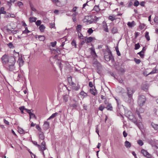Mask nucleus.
Instances as JSON below:
<instances>
[{
  "label": "nucleus",
  "mask_w": 158,
  "mask_h": 158,
  "mask_svg": "<svg viewBox=\"0 0 158 158\" xmlns=\"http://www.w3.org/2000/svg\"><path fill=\"white\" fill-rule=\"evenodd\" d=\"M146 98L144 95H140L138 97V103L140 106H143L146 101Z\"/></svg>",
  "instance_id": "nucleus-1"
},
{
  "label": "nucleus",
  "mask_w": 158,
  "mask_h": 158,
  "mask_svg": "<svg viewBox=\"0 0 158 158\" xmlns=\"http://www.w3.org/2000/svg\"><path fill=\"white\" fill-rule=\"evenodd\" d=\"M105 59L107 61L110 60H114L111 51H109L104 53Z\"/></svg>",
  "instance_id": "nucleus-2"
},
{
  "label": "nucleus",
  "mask_w": 158,
  "mask_h": 158,
  "mask_svg": "<svg viewBox=\"0 0 158 158\" xmlns=\"http://www.w3.org/2000/svg\"><path fill=\"white\" fill-rule=\"evenodd\" d=\"M9 57V56L6 54H5L2 56L1 60L3 65H5L7 64Z\"/></svg>",
  "instance_id": "nucleus-3"
},
{
  "label": "nucleus",
  "mask_w": 158,
  "mask_h": 158,
  "mask_svg": "<svg viewBox=\"0 0 158 158\" xmlns=\"http://www.w3.org/2000/svg\"><path fill=\"white\" fill-rule=\"evenodd\" d=\"M14 53L15 54V53H16V54L18 56L19 59L18 62L20 66L22 65L23 64L24 61L22 59V56H19V52H16L15 50L14 51Z\"/></svg>",
  "instance_id": "nucleus-4"
},
{
  "label": "nucleus",
  "mask_w": 158,
  "mask_h": 158,
  "mask_svg": "<svg viewBox=\"0 0 158 158\" xmlns=\"http://www.w3.org/2000/svg\"><path fill=\"white\" fill-rule=\"evenodd\" d=\"M126 89L127 96H133V94L135 92V90L133 88L130 87H127Z\"/></svg>",
  "instance_id": "nucleus-5"
},
{
  "label": "nucleus",
  "mask_w": 158,
  "mask_h": 158,
  "mask_svg": "<svg viewBox=\"0 0 158 158\" xmlns=\"http://www.w3.org/2000/svg\"><path fill=\"white\" fill-rule=\"evenodd\" d=\"M46 143L45 141H43L41 144V145H40V148H39L40 151L42 152L43 155H44V151L46 149Z\"/></svg>",
  "instance_id": "nucleus-6"
},
{
  "label": "nucleus",
  "mask_w": 158,
  "mask_h": 158,
  "mask_svg": "<svg viewBox=\"0 0 158 158\" xmlns=\"http://www.w3.org/2000/svg\"><path fill=\"white\" fill-rule=\"evenodd\" d=\"M122 14H117V15H112L109 16V20H110L111 21H113L114 20H116L117 19H119V21H120V18H118L116 17L118 15H122Z\"/></svg>",
  "instance_id": "nucleus-7"
},
{
  "label": "nucleus",
  "mask_w": 158,
  "mask_h": 158,
  "mask_svg": "<svg viewBox=\"0 0 158 158\" xmlns=\"http://www.w3.org/2000/svg\"><path fill=\"white\" fill-rule=\"evenodd\" d=\"M141 152L143 155L148 158H150L151 156V155L146 150L143 149L141 151Z\"/></svg>",
  "instance_id": "nucleus-8"
},
{
  "label": "nucleus",
  "mask_w": 158,
  "mask_h": 158,
  "mask_svg": "<svg viewBox=\"0 0 158 158\" xmlns=\"http://www.w3.org/2000/svg\"><path fill=\"white\" fill-rule=\"evenodd\" d=\"M8 61V63L7 64L8 65L10 64H15V59L13 56H9Z\"/></svg>",
  "instance_id": "nucleus-9"
},
{
  "label": "nucleus",
  "mask_w": 158,
  "mask_h": 158,
  "mask_svg": "<svg viewBox=\"0 0 158 158\" xmlns=\"http://www.w3.org/2000/svg\"><path fill=\"white\" fill-rule=\"evenodd\" d=\"M84 39L85 42L86 43L91 42L95 39L94 37H87V36L85 37L84 38Z\"/></svg>",
  "instance_id": "nucleus-10"
},
{
  "label": "nucleus",
  "mask_w": 158,
  "mask_h": 158,
  "mask_svg": "<svg viewBox=\"0 0 158 158\" xmlns=\"http://www.w3.org/2000/svg\"><path fill=\"white\" fill-rule=\"evenodd\" d=\"M100 10L99 5L95 6L91 11V13L93 14L95 11L96 13H98Z\"/></svg>",
  "instance_id": "nucleus-11"
},
{
  "label": "nucleus",
  "mask_w": 158,
  "mask_h": 158,
  "mask_svg": "<svg viewBox=\"0 0 158 158\" xmlns=\"http://www.w3.org/2000/svg\"><path fill=\"white\" fill-rule=\"evenodd\" d=\"M102 27L103 30L106 32H109V29L108 28V26L106 22H103L102 23Z\"/></svg>",
  "instance_id": "nucleus-12"
},
{
  "label": "nucleus",
  "mask_w": 158,
  "mask_h": 158,
  "mask_svg": "<svg viewBox=\"0 0 158 158\" xmlns=\"http://www.w3.org/2000/svg\"><path fill=\"white\" fill-rule=\"evenodd\" d=\"M7 69L8 70L10 71H12L15 69V64H10L8 65V66L7 67Z\"/></svg>",
  "instance_id": "nucleus-13"
},
{
  "label": "nucleus",
  "mask_w": 158,
  "mask_h": 158,
  "mask_svg": "<svg viewBox=\"0 0 158 158\" xmlns=\"http://www.w3.org/2000/svg\"><path fill=\"white\" fill-rule=\"evenodd\" d=\"M49 123L47 121H45L44 122V124L43 125V128L45 130H47L49 128Z\"/></svg>",
  "instance_id": "nucleus-14"
},
{
  "label": "nucleus",
  "mask_w": 158,
  "mask_h": 158,
  "mask_svg": "<svg viewBox=\"0 0 158 158\" xmlns=\"http://www.w3.org/2000/svg\"><path fill=\"white\" fill-rule=\"evenodd\" d=\"M38 134L39 139L41 140H44L45 138L44 133L42 131H40L39 132Z\"/></svg>",
  "instance_id": "nucleus-15"
},
{
  "label": "nucleus",
  "mask_w": 158,
  "mask_h": 158,
  "mask_svg": "<svg viewBox=\"0 0 158 158\" xmlns=\"http://www.w3.org/2000/svg\"><path fill=\"white\" fill-rule=\"evenodd\" d=\"M27 112L29 114V115L30 119H31V118H35V114L31 113V110H28Z\"/></svg>",
  "instance_id": "nucleus-16"
},
{
  "label": "nucleus",
  "mask_w": 158,
  "mask_h": 158,
  "mask_svg": "<svg viewBox=\"0 0 158 158\" xmlns=\"http://www.w3.org/2000/svg\"><path fill=\"white\" fill-rule=\"evenodd\" d=\"M68 81L69 84L71 85H75V84L73 82L72 80V77H69L68 78Z\"/></svg>",
  "instance_id": "nucleus-17"
},
{
  "label": "nucleus",
  "mask_w": 158,
  "mask_h": 158,
  "mask_svg": "<svg viewBox=\"0 0 158 158\" xmlns=\"http://www.w3.org/2000/svg\"><path fill=\"white\" fill-rule=\"evenodd\" d=\"M151 126L155 130L158 131V124L152 123H151Z\"/></svg>",
  "instance_id": "nucleus-18"
},
{
  "label": "nucleus",
  "mask_w": 158,
  "mask_h": 158,
  "mask_svg": "<svg viewBox=\"0 0 158 158\" xmlns=\"http://www.w3.org/2000/svg\"><path fill=\"white\" fill-rule=\"evenodd\" d=\"M45 29V27L43 24L41 25L39 27V29L41 32H44Z\"/></svg>",
  "instance_id": "nucleus-19"
},
{
  "label": "nucleus",
  "mask_w": 158,
  "mask_h": 158,
  "mask_svg": "<svg viewBox=\"0 0 158 158\" xmlns=\"http://www.w3.org/2000/svg\"><path fill=\"white\" fill-rule=\"evenodd\" d=\"M106 108L107 110L110 111L113 110V107L111 105V104L110 103H108V104L107 105Z\"/></svg>",
  "instance_id": "nucleus-20"
},
{
  "label": "nucleus",
  "mask_w": 158,
  "mask_h": 158,
  "mask_svg": "<svg viewBox=\"0 0 158 158\" xmlns=\"http://www.w3.org/2000/svg\"><path fill=\"white\" fill-rule=\"evenodd\" d=\"M19 109L21 111V112L22 114L24 113L23 110H24L26 111L27 112V111H28V110H29L28 109L25 108V106H24L20 107L19 108Z\"/></svg>",
  "instance_id": "nucleus-21"
},
{
  "label": "nucleus",
  "mask_w": 158,
  "mask_h": 158,
  "mask_svg": "<svg viewBox=\"0 0 158 158\" xmlns=\"http://www.w3.org/2000/svg\"><path fill=\"white\" fill-rule=\"evenodd\" d=\"M91 52V54L94 57L97 56V55L95 51V49L94 48H92L90 49Z\"/></svg>",
  "instance_id": "nucleus-22"
},
{
  "label": "nucleus",
  "mask_w": 158,
  "mask_h": 158,
  "mask_svg": "<svg viewBox=\"0 0 158 158\" xmlns=\"http://www.w3.org/2000/svg\"><path fill=\"white\" fill-rule=\"evenodd\" d=\"M118 30L117 27H114L111 29V32L113 34L116 33L118 32Z\"/></svg>",
  "instance_id": "nucleus-23"
},
{
  "label": "nucleus",
  "mask_w": 158,
  "mask_h": 158,
  "mask_svg": "<svg viewBox=\"0 0 158 158\" xmlns=\"http://www.w3.org/2000/svg\"><path fill=\"white\" fill-rule=\"evenodd\" d=\"M82 27V26L80 24H78L76 27V29L77 32L81 31Z\"/></svg>",
  "instance_id": "nucleus-24"
},
{
  "label": "nucleus",
  "mask_w": 158,
  "mask_h": 158,
  "mask_svg": "<svg viewBox=\"0 0 158 158\" xmlns=\"http://www.w3.org/2000/svg\"><path fill=\"white\" fill-rule=\"evenodd\" d=\"M125 114H126V116L129 118L130 119V116L132 115V114L131 112L130 111H127Z\"/></svg>",
  "instance_id": "nucleus-25"
},
{
  "label": "nucleus",
  "mask_w": 158,
  "mask_h": 158,
  "mask_svg": "<svg viewBox=\"0 0 158 158\" xmlns=\"http://www.w3.org/2000/svg\"><path fill=\"white\" fill-rule=\"evenodd\" d=\"M125 146L127 148L131 147V143L128 141H126L124 143Z\"/></svg>",
  "instance_id": "nucleus-26"
},
{
  "label": "nucleus",
  "mask_w": 158,
  "mask_h": 158,
  "mask_svg": "<svg viewBox=\"0 0 158 158\" xmlns=\"http://www.w3.org/2000/svg\"><path fill=\"white\" fill-rule=\"evenodd\" d=\"M58 2H60L61 4V6H64L65 5L67 2V0H61L59 1Z\"/></svg>",
  "instance_id": "nucleus-27"
},
{
  "label": "nucleus",
  "mask_w": 158,
  "mask_h": 158,
  "mask_svg": "<svg viewBox=\"0 0 158 158\" xmlns=\"http://www.w3.org/2000/svg\"><path fill=\"white\" fill-rule=\"evenodd\" d=\"M37 18L36 17H30L29 18V21L30 23L35 22Z\"/></svg>",
  "instance_id": "nucleus-28"
},
{
  "label": "nucleus",
  "mask_w": 158,
  "mask_h": 158,
  "mask_svg": "<svg viewBox=\"0 0 158 158\" xmlns=\"http://www.w3.org/2000/svg\"><path fill=\"white\" fill-rule=\"evenodd\" d=\"M58 114L57 113H55L53 114L48 119V120H50L52 118H54Z\"/></svg>",
  "instance_id": "nucleus-29"
},
{
  "label": "nucleus",
  "mask_w": 158,
  "mask_h": 158,
  "mask_svg": "<svg viewBox=\"0 0 158 158\" xmlns=\"http://www.w3.org/2000/svg\"><path fill=\"white\" fill-rule=\"evenodd\" d=\"M6 13V11H5L4 8L2 7L0 8V15L1 14H5Z\"/></svg>",
  "instance_id": "nucleus-30"
},
{
  "label": "nucleus",
  "mask_w": 158,
  "mask_h": 158,
  "mask_svg": "<svg viewBox=\"0 0 158 158\" xmlns=\"http://www.w3.org/2000/svg\"><path fill=\"white\" fill-rule=\"evenodd\" d=\"M127 25L129 27H133L134 25V22L132 21V22H129L127 23Z\"/></svg>",
  "instance_id": "nucleus-31"
},
{
  "label": "nucleus",
  "mask_w": 158,
  "mask_h": 158,
  "mask_svg": "<svg viewBox=\"0 0 158 158\" xmlns=\"http://www.w3.org/2000/svg\"><path fill=\"white\" fill-rule=\"evenodd\" d=\"M75 85H76L75 84V85H72L71 86L72 87V88L73 89L75 90H77L80 88V86L77 85V86H75Z\"/></svg>",
  "instance_id": "nucleus-32"
},
{
  "label": "nucleus",
  "mask_w": 158,
  "mask_h": 158,
  "mask_svg": "<svg viewBox=\"0 0 158 158\" xmlns=\"http://www.w3.org/2000/svg\"><path fill=\"white\" fill-rule=\"evenodd\" d=\"M128 99L127 102L129 103H131L133 102V96H128Z\"/></svg>",
  "instance_id": "nucleus-33"
},
{
  "label": "nucleus",
  "mask_w": 158,
  "mask_h": 158,
  "mask_svg": "<svg viewBox=\"0 0 158 158\" xmlns=\"http://www.w3.org/2000/svg\"><path fill=\"white\" fill-rule=\"evenodd\" d=\"M138 54L139 55L140 57L143 58L144 56V52L142 50L140 52L138 53Z\"/></svg>",
  "instance_id": "nucleus-34"
},
{
  "label": "nucleus",
  "mask_w": 158,
  "mask_h": 158,
  "mask_svg": "<svg viewBox=\"0 0 158 158\" xmlns=\"http://www.w3.org/2000/svg\"><path fill=\"white\" fill-rule=\"evenodd\" d=\"M145 37L148 41L150 40V38L149 35V32L146 31L145 34Z\"/></svg>",
  "instance_id": "nucleus-35"
},
{
  "label": "nucleus",
  "mask_w": 158,
  "mask_h": 158,
  "mask_svg": "<svg viewBox=\"0 0 158 158\" xmlns=\"http://www.w3.org/2000/svg\"><path fill=\"white\" fill-rule=\"evenodd\" d=\"M38 38L41 41H44L45 40V37L44 35H39Z\"/></svg>",
  "instance_id": "nucleus-36"
},
{
  "label": "nucleus",
  "mask_w": 158,
  "mask_h": 158,
  "mask_svg": "<svg viewBox=\"0 0 158 158\" xmlns=\"http://www.w3.org/2000/svg\"><path fill=\"white\" fill-rule=\"evenodd\" d=\"M30 32V31L28 30L27 27H25V30L23 31V33L27 34Z\"/></svg>",
  "instance_id": "nucleus-37"
},
{
  "label": "nucleus",
  "mask_w": 158,
  "mask_h": 158,
  "mask_svg": "<svg viewBox=\"0 0 158 158\" xmlns=\"http://www.w3.org/2000/svg\"><path fill=\"white\" fill-rule=\"evenodd\" d=\"M78 33V37L80 39H83V36L82 35V33L81 32V31L79 32H77Z\"/></svg>",
  "instance_id": "nucleus-38"
},
{
  "label": "nucleus",
  "mask_w": 158,
  "mask_h": 158,
  "mask_svg": "<svg viewBox=\"0 0 158 158\" xmlns=\"http://www.w3.org/2000/svg\"><path fill=\"white\" fill-rule=\"evenodd\" d=\"M35 22L36 25L37 26H40L41 23V21L40 20H37Z\"/></svg>",
  "instance_id": "nucleus-39"
},
{
  "label": "nucleus",
  "mask_w": 158,
  "mask_h": 158,
  "mask_svg": "<svg viewBox=\"0 0 158 158\" xmlns=\"http://www.w3.org/2000/svg\"><path fill=\"white\" fill-rule=\"evenodd\" d=\"M140 47V45L139 43L136 44H135V50H137Z\"/></svg>",
  "instance_id": "nucleus-40"
},
{
  "label": "nucleus",
  "mask_w": 158,
  "mask_h": 158,
  "mask_svg": "<svg viewBox=\"0 0 158 158\" xmlns=\"http://www.w3.org/2000/svg\"><path fill=\"white\" fill-rule=\"evenodd\" d=\"M7 45L10 48H14V46L13 44L11 42H10L9 44H7Z\"/></svg>",
  "instance_id": "nucleus-41"
},
{
  "label": "nucleus",
  "mask_w": 158,
  "mask_h": 158,
  "mask_svg": "<svg viewBox=\"0 0 158 158\" xmlns=\"http://www.w3.org/2000/svg\"><path fill=\"white\" fill-rule=\"evenodd\" d=\"M71 44L72 46H74L75 48H77V44H76V41L75 40H73Z\"/></svg>",
  "instance_id": "nucleus-42"
},
{
  "label": "nucleus",
  "mask_w": 158,
  "mask_h": 158,
  "mask_svg": "<svg viewBox=\"0 0 158 158\" xmlns=\"http://www.w3.org/2000/svg\"><path fill=\"white\" fill-rule=\"evenodd\" d=\"M90 93L94 95H95L96 94L95 90L93 89H90Z\"/></svg>",
  "instance_id": "nucleus-43"
},
{
  "label": "nucleus",
  "mask_w": 158,
  "mask_h": 158,
  "mask_svg": "<svg viewBox=\"0 0 158 158\" xmlns=\"http://www.w3.org/2000/svg\"><path fill=\"white\" fill-rule=\"evenodd\" d=\"M138 143L140 145V146H142L143 145V143L141 140H139L137 141Z\"/></svg>",
  "instance_id": "nucleus-44"
},
{
  "label": "nucleus",
  "mask_w": 158,
  "mask_h": 158,
  "mask_svg": "<svg viewBox=\"0 0 158 158\" xmlns=\"http://www.w3.org/2000/svg\"><path fill=\"white\" fill-rule=\"evenodd\" d=\"M94 31L91 28H89L87 31V32L89 35L91 34Z\"/></svg>",
  "instance_id": "nucleus-45"
},
{
  "label": "nucleus",
  "mask_w": 158,
  "mask_h": 158,
  "mask_svg": "<svg viewBox=\"0 0 158 158\" xmlns=\"http://www.w3.org/2000/svg\"><path fill=\"white\" fill-rule=\"evenodd\" d=\"M115 50L117 53V55L118 56H120L121 55V54L119 51L118 48L117 47L115 48Z\"/></svg>",
  "instance_id": "nucleus-46"
},
{
  "label": "nucleus",
  "mask_w": 158,
  "mask_h": 158,
  "mask_svg": "<svg viewBox=\"0 0 158 158\" xmlns=\"http://www.w3.org/2000/svg\"><path fill=\"white\" fill-rule=\"evenodd\" d=\"M32 143L35 145L38 148H40V145L38 144L35 141H32Z\"/></svg>",
  "instance_id": "nucleus-47"
},
{
  "label": "nucleus",
  "mask_w": 158,
  "mask_h": 158,
  "mask_svg": "<svg viewBox=\"0 0 158 158\" xmlns=\"http://www.w3.org/2000/svg\"><path fill=\"white\" fill-rule=\"evenodd\" d=\"M69 106L74 108H76L77 106V104L76 103H75L73 104H71L69 105Z\"/></svg>",
  "instance_id": "nucleus-48"
},
{
  "label": "nucleus",
  "mask_w": 158,
  "mask_h": 158,
  "mask_svg": "<svg viewBox=\"0 0 158 158\" xmlns=\"http://www.w3.org/2000/svg\"><path fill=\"white\" fill-rule=\"evenodd\" d=\"M157 70L156 69H153L151 72H150L148 75L153 74L156 73Z\"/></svg>",
  "instance_id": "nucleus-49"
},
{
  "label": "nucleus",
  "mask_w": 158,
  "mask_h": 158,
  "mask_svg": "<svg viewBox=\"0 0 158 158\" xmlns=\"http://www.w3.org/2000/svg\"><path fill=\"white\" fill-rule=\"evenodd\" d=\"M78 8V7H77V6H75L74 7L73 9H72V10H71V12H76V10H77V9Z\"/></svg>",
  "instance_id": "nucleus-50"
},
{
  "label": "nucleus",
  "mask_w": 158,
  "mask_h": 158,
  "mask_svg": "<svg viewBox=\"0 0 158 158\" xmlns=\"http://www.w3.org/2000/svg\"><path fill=\"white\" fill-rule=\"evenodd\" d=\"M63 99L65 102H67L68 100V96L67 95L64 96L63 97Z\"/></svg>",
  "instance_id": "nucleus-51"
},
{
  "label": "nucleus",
  "mask_w": 158,
  "mask_h": 158,
  "mask_svg": "<svg viewBox=\"0 0 158 158\" xmlns=\"http://www.w3.org/2000/svg\"><path fill=\"white\" fill-rule=\"evenodd\" d=\"M105 107L104 106L101 105L99 107V110L101 111H102L104 109Z\"/></svg>",
  "instance_id": "nucleus-52"
},
{
  "label": "nucleus",
  "mask_w": 158,
  "mask_h": 158,
  "mask_svg": "<svg viewBox=\"0 0 158 158\" xmlns=\"http://www.w3.org/2000/svg\"><path fill=\"white\" fill-rule=\"evenodd\" d=\"M134 60L137 64H139L141 62V60L139 59H137L136 58L134 59Z\"/></svg>",
  "instance_id": "nucleus-53"
},
{
  "label": "nucleus",
  "mask_w": 158,
  "mask_h": 158,
  "mask_svg": "<svg viewBox=\"0 0 158 158\" xmlns=\"http://www.w3.org/2000/svg\"><path fill=\"white\" fill-rule=\"evenodd\" d=\"M30 6L31 8V9L32 10L34 11H36V9H35V8L32 5L30 4Z\"/></svg>",
  "instance_id": "nucleus-54"
},
{
  "label": "nucleus",
  "mask_w": 158,
  "mask_h": 158,
  "mask_svg": "<svg viewBox=\"0 0 158 158\" xmlns=\"http://www.w3.org/2000/svg\"><path fill=\"white\" fill-rule=\"evenodd\" d=\"M145 27V25L143 24H140L139 26V28L141 29H143Z\"/></svg>",
  "instance_id": "nucleus-55"
},
{
  "label": "nucleus",
  "mask_w": 158,
  "mask_h": 158,
  "mask_svg": "<svg viewBox=\"0 0 158 158\" xmlns=\"http://www.w3.org/2000/svg\"><path fill=\"white\" fill-rule=\"evenodd\" d=\"M56 44V42L55 41L51 43V45L52 47H54Z\"/></svg>",
  "instance_id": "nucleus-56"
},
{
  "label": "nucleus",
  "mask_w": 158,
  "mask_h": 158,
  "mask_svg": "<svg viewBox=\"0 0 158 158\" xmlns=\"http://www.w3.org/2000/svg\"><path fill=\"white\" fill-rule=\"evenodd\" d=\"M36 128L39 131H41V129L40 126L38 125H37L36 126Z\"/></svg>",
  "instance_id": "nucleus-57"
},
{
  "label": "nucleus",
  "mask_w": 158,
  "mask_h": 158,
  "mask_svg": "<svg viewBox=\"0 0 158 158\" xmlns=\"http://www.w3.org/2000/svg\"><path fill=\"white\" fill-rule=\"evenodd\" d=\"M80 94L81 95L83 96H85L86 95V94L85 93L84 91H81L80 93Z\"/></svg>",
  "instance_id": "nucleus-58"
},
{
  "label": "nucleus",
  "mask_w": 158,
  "mask_h": 158,
  "mask_svg": "<svg viewBox=\"0 0 158 158\" xmlns=\"http://www.w3.org/2000/svg\"><path fill=\"white\" fill-rule=\"evenodd\" d=\"M139 2L137 1L135 2L134 3V5L135 6H137L139 5Z\"/></svg>",
  "instance_id": "nucleus-59"
},
{
  "label": "nucleus",
  "mask_w": 158,
  "mask_h": 158,
  "mask_svg": "<svg viewBox=\"0 0 158 158\" xmlns=\"http://www.w3.org/2000/svg\"><path fill=\"white\" fill-rule=\"evenodd\" d=\"M18 73V77L19 78H20L21 77H22V73L20 72H17Z\"/></svg>",
  "instance_id": "nucleus-60"
},
{
  "label": "nucleus",
  "mask_w": 158,
  "mask_h": 158,
  "mask_svg": "<svg viewBox=\"0 0 158 158\" xmlns=\"http://www.w3.org/2000/svg\"><path fill=\"white\" fill-rule=\"evenodd\" d=\"M4 123L7 125H9L10 124L9 122L7 121L5 119H4Z\"/></svg>",
  "instance_id": "nucleus-61"
},
{
  "label": "nucleus",
  "mask_w": 158,
  "mask_h": 158,
  "mask_svg": "<svg viewBox=\"0 0 158 158\" xmlns=\"http://www.w3.org/2000/svg\"><path fill=\"white\" fill-rule=\"evenodd\" d=\"M30 153L32 158H35V155L33 153L31 152H29Z\"/></svg>",
  "instance_id": "nucleus-62"
},
{
  "label": "nucleus",
  "mask_w": 158,
  "mask_h": 158,
  "mask_svg": "<svg viewBox=\"0 0 158 158\" xmlns=\"http://www.w3.org/2000/svg\"><path fill=\"white\" fill-rule=\"evenodd\" d=\"M6 30L9 33L11 32L12 31H14V30H13V28H12L11 29V30H10V29L7 28L6 29Z\"/></svg>",
  "instance_id": "nucleus-63"
},
{
  "label": "nucleus",
  "mask_w": 158,
  "mask_h": 158,
  "mask_svg": "<svg viewBox=\"0 0 158 158\" xmlns=\"http://www.w3.org/2000/svg\"><path fill=\"white\" fill-rule=\"evenodd\" d=\"M133 5V2H130L128 4V7H130Z\"/></svg>",
  "instance_id": "nucleus-64"
}]
</instances>
